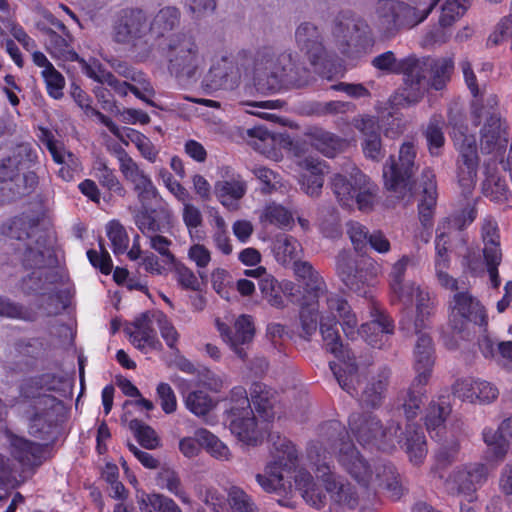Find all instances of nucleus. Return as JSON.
Returning a JSON list of instances; mask_svg holds the SVG:
<instances>
[{
	"instance_id": "1",
	"label": "nucleus",
	"mask_w": 512,
	"mask_h": 512,
	"mask_svg": "<svg viewBox=\"0 0 512 512\" xmlns=\"http://www.w3.org/2000/svg\"><path fill=\"white\" fill-rule=\"evenodd\" d=\"M320 436L322 443L335 453L342 470L360 487L373 493L383 488L394 500L402 496L403 487L396 467L383 460L371 464L356 448L341 422L324 423L320 427Z\"/></svg>"
},
{
	"instance_id": "2",
	"label": "nucleus",
	"mask_w": 512,
	"mask_h": 512,
	"mask_svg": "<svg viewBox=\"0 0 512 512\" xmlns=\"http://www.w3.org/2000/svg\"><path fill=\"white\" fill-rule=\"evenodd\" d=\"M417 150L412 142H404L398 157L390 156L383 167L385 187L398 198L410 200L418 192L422 197L418 205L419 219L425 229L433 225V214L437 201L435 174L430 168L423 169L420 179L413 177L418 169L415 162Z\"/></svg>"
},
{
	"instance_id": "3",
	"label": "nucleus",
	"mask_w": 512,
	"mask_h": 512,
	"mask_svg": "<svg viewBox=\"0 0 512 512\" xmlns=\"http://www.w3.org/2000/svg\"><path fill=\"white\" fill-rule=\"evenodd\" d=\"M349 427L362 446L391 452L399 444L414 464L422 463L427 455L425 435L418 425L407 423L402 431L397 419L391 418L384 425L377 415L365 412L351 414Z\"/></svg>"
},
{
	"instance_id": "4",
	"label": "nucleus",
	"mask_w": 512,
	"mask_h": 512,
	"mask_svg": "<svg viewBox=\"0 0 512 512\" xmlns=\"http://www.w3.org/2000/svg\"><path fill=\"white\" fill-rule=\"evenodd\" d=\"M253 68L259 80H266L270 91L299 89L309 84L310 71L291 52H278L272 46L258 48L253 57Z\"/></svg>"
},
{
	"instance_id": "5",
	"label": "nucleus",
	"mask_w": 512,
	"mask_h": 512,
	"mask_svg": "<svg viewBox=\"0 0 512 512\" xmlns=\"http://www.w3.org/2000/svg\"><path fill=\"white\" fill-rule=\"evenodd\" d=\"M400 69L405 76L404 97L409 104H415L423 98L430 88L443 89L454 69L450 57H407Z\"/></svg>"
},
{
	"instance_id": "6",
	"label": "nucleus",
	"mask_w": 512,
	"mask_h": 512,
	"mask_svg": "<svg viewBox=\"0 0 512 512\" xmlns=\"http://www.w3.org/2000/svg\"><path fill=\"white\" fill-rule=\"evenodd\" d=\"M111 37L137 62H146L154 57L156 45L149 34L148 12L142 8L121 9L113 21Z\"/></svg>"
},
{
	"instance_id": "7",
	"label": "nucleus",
	"mask_w": 512,
	"mask_h": 512,
	"mask_svg": "<svg viewBox=\"0 0 512 512\" xmlns=\"http://www.w3.org/2000/svg\"><path fill=\"white\" fill-rule=\"evenodd\" d=\"M167 70L180 83H195L205 63L203 48L189 32L172 34L164 47Z\"/></svg>"
},
{
	"instance_id": "8",
	"label": "nucleus",
	"mask_w": 512,
	"mask_h": 512,
	"mask_svg": "<svg viewBox=\"0 0 512 512\" xmlns=\"http://www.w3.org/2000/svg\"><path fill=\"white\" fill-rule=\"evenodd\" d=\"M328 314L322 312L319 322V329L325 348L330 353L334 354L342 364L338 365L330 362V368L339 384L351 396L358 395L356 384L359 383L358 366L355 362L354 353L347 347H344L340 341L338 330V312L336 310L330 311L327 307Z\"/></svg>"
},
{
	"instance_id": "9",
	"label": "nucleus",
	"mask_w": 512,
	"mask_h": 512,
	"mask_svg": "<svg viewBox=\"0 0 512 512\" xmlns=\"http://www.w3.org/2000/svg\"><path fill=\"white\" fill-rule=\"evenodd\" d=\"M330 35L334 47L349 58L369 53L375 44L373 30L367 20L349 11H342L333 18Z\"/></svg>"
},
{
	"instance_id": "10",
	"label": "nucleus",
	"mask_w": 512,
	"mask_h": 512,
	"mask_svg": "<svg viewBox=\"0 0 512 512\" xmlns=\"http://www.w3.org/2000/svg\"><path fill=\"white\" fill-rule=\"evenodd\" d=\"M391 300L402 305L400 329L406 333H417L430 327L435 312V301L429 292L412 282H403L399 287H390Z\"/></svg>"
},
{
	"instance_id": "11",
	"label": "nucleus",
	"mask_w": 512,
	"mask_h": 512,
	"mask_svg": "<svg viewBox=\"0 0 512 512\" xmlns=\"http://www.w3.org/2000/svg\"><path fill=\"white\" fill-rule=\"evenodd\" d=\"M439 0H431L425 7L411 6L399 0H378L374 6L373 19L379 33L392 38L404 29L422 23Z\"/></svg>"
},
{
	"instance_id": "12",
	"label": "nucleus",
	"mask_w": 512,
	"mask_h": 512,
	"mask_svg": "<svg viewBox=\"0 0 512 512\" xmlns=\"http://www.w3.org/2000/svg\"><path fill=\"white\" fill-rule=\"evenodd\" d=\"M7 236L23 242L21 261L27 269H42L52 263V252L47 243V235L39 227L37 220L29 216H19L11 220Z\"/></svg>"
},
{
	"instance_id": "13",
	"label": "nucleus",
	"mask_w": 512,
	"mask_h": 512,
	"mask_svg": "<svg viewBox=\"0 0 512 512\" xmlns=\"http://www.w3.org/2000/svg\"><path fill=\"white\" fill-rule=\"evenodd\" d=\"M326 305H328L330 311L336 310L338 312L342 319L343 331L351 339H354L355 335H360L370 346L380 349L388 341L389 336L393 334L394 325L391 319L383 313H378L373 320L362 324L361 328L356 330L357 318L345 299L337 294H331L326 298Z\"/></svg>"
},
{
	"instance_id": "14",
	"label": "nucleus",
	"mask_w": 512,
	"mask_h": 512,
	"mask_svg": "<svg viewBox=\"0 0 512 512\" xmlns=\"http://www.w3.org/2000/svg\"><path fill=\"white\" fill-rule=\"evenodd\" d=\"M331 189L340 205L361 211H370L376 201L378 186L360 169L353 167L349 175L335 174L331 178Z\"/></svg>"
},
{
	"instance_id": "15",
	"label": "nucleus",
	"mask_w": 512,
	"mask_h": 512,
	"mask_svg": "<svg viewBox=\"0 0 512 512\" xmlns=\"http://www.w3.org/2000/svg\"><path fill=\"white\" fill-rule=\"evenodd\" d=\"M488 325V315L480 301L467 290L453 294L449 301V326L462 338L469 336V324Z\"/></svg>"
},
{
	"instance_id": "16",
	"label": "nucleus",
	"mask_w": 512,
	"mask_h": 512,
	"mask_svg": "<svg viewBox=\"0 0 512 512\" xmlns=\"http://www.w3.org/2000/svg\"><path fill=\"white\" fill-rule=\"evenodd\" d=\"M308 458L315 466L318 478L325 484L332 504L354 509L358 505V495L355 488L349 483L337 479L332 473L325 456H321L320 447L313 444L308 448Z\"/></svg>"
},
{
	"instance_id": "17",
	"label": "nucleus",
	"mask_w": 512,
	"mask_h": 512,
	"mask_svg": "<svg viewBox=\"0 0 512 512\" xmlns=\"http://www.w3.org/2000/svg\"><path fill=\"white\" fill-rule=\"evenodd\" d=\"M336 270L346 287L359 294H366L365 285L377 275V265L373 259H354L346 250H341L336 256Z\"/></svg>"
},
{
	"instance_id": "18",
	"label": "nucleus",
	"mask_w": 512,
	"mask_h": 512,
	"mask_svg": "<svg viewBox=\"0 0 512 512\" xmlns=\"http://www.w3.org/2000/svg\"><path fill=\"white\" fill-rule=\"evenodd\" d=\"M42 409L32 408L29 411V434L35 438L48 440L53 435L58 417L63 411V403L56 397H44L39 402Z\"/></svg>"
},
{
	"instance_id": "19",
	"label": "nucleus",
	"mask_w": 512,
	"mask_h": 512,
	"mask_svg": "<svg viewBox=\"0 0 512 512\" xmlns=\"http://www.w3.org/2000/svg\"><path fill=\"white\" fill-rule=\"evenodd\" d=\"M489 471L485 464L471 463L455 468L446 480V489L452 495L472 494L488 479Z\"/></svg>"
},
{
	"instance_id": "20",
	"label": "nucleus",
	"mask_w": 512,
	"mask_h": 512,
	"mask_svg": "<svg viewBox=\"0 0 512 512\" xmlns=\"http://www.w3.org/2000/svg\"><path fill=\"white\" fill-rule=\"evenodd\" d=\"M45 446L23 437L11 439V455L21 467V482L31 478L43 464Z\"/></svg>"
},
{
	"instance_id": "21",
	"label": "nucleus",
	"mask_w": 512,
	"mask_h": 512,
	"mask_svg": "<svg viewBox=\"0 0 512 512\" xmlns=\"http://www.w3.org/2000/svg\"><path fill=\"white\" fill-rule=\"evenodd\" d=\"M295 42L299 50L305 54L313 66L322 65L328 57L321 31L312 22L304 21L297 26Z\"/></svg>"
},
{
	"instance_id": "22",
	"label": "nucleus",
	"mask_w": 512,
	"mask_h": 512,
	"mask_svg": "<svg viewBox=\"0 0 512 512\" xmlns=\"http://www.w3.org/2000/svg\"><path fill=\"white\" fill-rule=\"evenodd\" d=\"M217 328L223 340L229 344L238 358L245 360L247 358L245 345L252 342L255 334L251 317L241 315L235 321L233 327H229L225 323L217 321Z\"/></svg>"
},
{
	"instance_id": "23",
	"label": "nucleus",
	"mask_w": 512,
	"mask_h": 512,
	"mask_svg": "<svg viewBox=\"0 0 512 512\" xmlns=\"http://www.w3.org/2000/svg\"><path fill=\"white\" fill-rule=\"evenodd\" d=\"M241 73L238 65L227 58L214 64L203 80V87L208 91L233 90L240 81Z\"/></svg>"
},
{
	"instance_id": "24",
	"label": "nucleus",
	"mask_w": 512,
	"mask_h": 512,
	"mask_svg": "<svg viewBox=\"0 0 512 512\" xmlns=\"http://www.w3.org/2000/svg\"><path fill=\"white\" fill-rule=\"evenodd\" d=\"M231 433L241 442L255 446L260 441L261 435L257 428L256 418L253 410L246 414L243 411H227V418Z\"/></svg>"
},
{
	"instance_id": "25",
	"label": "nucleus",
	"mask_w": 512,
	"mask_h": 512,
	"mask_svg": "<svg viewBox=\"0 0 512 512\" xmlns=\"http://www.w3.org/2000/svg\"><path fill=\"white\" fill-rule=\"evenodd\" d=\"M425 329L415 333L418 335L414 348V369L416 383H428L434 366V347L432 338ZM412 335L413 333H409Z\"/></svg>"
},
{
	"instance_id": "26",
	"label": "nucleus",
	"mask_w": 512,
	"mask_h": 512,
	"mask_svg": "<svg viewBox=\"0 0 512 512\" xmlns=\"http://www.w3.org/2000/svg\"><path fill=\"white\" fill-rule=\"evenodd\" d=\"M390 375V370L383 368L368 381L359 396V403L362 407L377 409L382 405Z\"/></svg>"
},
{
	"instance_id": "27",
	"label": "nucleus",
	"mask_w": 512,
	"mask_h": 512,
	"mask_svg": "<svg viewBox=\"0 0 512 512\" xmlns=\"http://www.w3.org/2000/svg\"><path fill=\"white\" fill-rule=\"evenodd\" d=\"M426 384L427 383H416L415 377L411 385L407 389L401 390L394 400V410L403 411L408 422L417 417L420 412L424 395L423 387Z\"/></svg>"
},
{
	"instance_id": "28",
	"label": "nucleus",
	"mask_w": 512,
	"mask_h": 512,
	"mask_svg": "<svg viewBox=\"0 0 512 512\" xmlns=\"http://www.w3.org/2000/svg\"><path fill=\"white\" fill-rule=\"evenodd\" d=\"M293 270L295 275L303 281L304 295L309 296L311 299H319L328 295L326 292V285L318 272L314 270L312 265L306 261H295L293 263Z\"/></svg>"
},
{
	"instance_id": "29",
	"label": "nucleus",
	"mask_w": 512,
	"mask_h": 512,
	"mask_svg": "<svg viewBox=\"0 0 512 512\" xmlns=\"http://www.w3.org/2000/svg\"><path fill=\"white\" fill-rule=\"evenodd\" d=\"M247 191L246 182L240 177L230 180L218 181L214 186V192L220 203L230 210L238 208L237 202L243 198Z\"/></svg>"
},
{
	"instance_id": "30",
	"label": "nucleus",
	"mask_w": 512,
	"mask_h": 512,
	"mask_svg": "<svg viewBox=\"0 0 512 512\" xmlns=\"http://www.w3.org/2000/svg\"><path fill=\"white\" fill-rule=\"evenodd\" d=\"M181 12L175 6L161 8L151 19L148 16L149 34L153 38H162L167 33L176 29L180 24Z\"/></svg>"
},
{
	"instance_id": "31",
	"label": "nucleus",
	"mask_w": 512,
	"mask_h": 512,
	"mask_svg": "<svg viewBox=\"0 0 512 512\" xmlns=\"http://www.w3.org/2000/svg\"><path fill=\"white\" fill-rule=\"evenodd\" d=\"M51 380L52 377L49 374H46L30 378L24 381L21 385L20 395L29 403L30 409H42L43 405L39 404V402L42 401V398L53 397L47 393V391H51L53 389L51 386Z\"/></svg>"
},
{
	"instance_id": "32",
	"label": "nucleus",
	"mask_w": 512,
	"mask_h": 512,
	"mask_svg": "<svg viewBox=\"0 0 512 512\" xmlns=\"http://www.w3.org/2000/svg\"><path fill=\"white\" fill-rule=\"evenodd\" d=\"M133 326L136 330L128 332V334L130 336V341L135 348L143 351L146 346L153 349L161 347V343L157 338L154 328L152 327V322L148 313H142L137 317L133 322Z\"/></svg>"
},
{
	"instance_id": "33",
	"label": "nucleus",
	"mask_w": 512,
	"mask_h": 512,
	"mask_svg": "<svg viewBox=\"0 0 512 512\" xmlns=\"http://www.w3.org/2000/svg\"><path fill=\"white\" fill-rule=\"evenodd\" d=\"M268 442L271 444L270 451L274 458L272 463L283 466L284 469L292 470L298 457L293 443L276 433L269 435Z\"/></svg>"
},
{
	"instance_id": "34",
	"label": "nucleus",
	"mask_w": 512,
	"mask_h": 512,
	"mask_svg": "<svg viewBox=\"0 0 512 512\" xmlns=\"http://www.w3.org/2000/svg\"><path fill=\"white\" fill-rule=\"evenodd\" d=\"M311 145L327 157H334L347 146L345 139L326 131L322 128H314L309 134Z\"/></svg>"
},
{
	"instance_id": "35",
	"label": "nucleus",
	"mask_w": 512,
	"mask_h": 512,
	"mask_svg": "<svg viewBox=\"0 0 512 512\" xmlns=\"http://www.w3.org/2000/svg\"><path fill=\"white\" fill-rule=\"evenodd\" d=\"M482 439L486 444L485 459L490 463L499 464L503 462L510 448V441L491 427L482 431Z\"/></svg>"
},
{
	"instance_id": "36",
	"label": "nucleus",
	"mask_w": 512,
	"mask_h": 512,
	"mask_svg": "<svg viewBox=\"0 0 512 512\" xmlns=\"http://www.w3.org/2000/svg\"><path fill=\"white\" fill-rule=\"evenodd\" d=\"M70 94L78 106L84 109L87 114L96 116L114 136L125 142V144H128V142L124 140V135L121 129L109 117L91 107V98L77 84L72 83Z\"/></svg>"
},
{
	"instance_id": "37",
	"label": "nucleus",
	"mask_w": 512,
	"mask_h": 512,
	"mask_svg": "<svg viewBox=\"0 0 512 512\" xmlns=\"http://www.w3.org/2000/svg\"><path fill=\"white\" fill-rule=\"evenodd\" d=\"M481 236L484 245V259L490 258L491 262L502 259L498 224L492 217L487 216L484 218L481 227Z\"/></svg>"
},
{
	"instance_id": "38",
	"label": "nucleus",
	"mask_w": 512,
	"mask_h": 512,
	"mask_svg": "<svg viewBox=\"0 0 512 512\" xmlns=\"http://www.w3.org/2000/svg\"><path fill=\"white\" fill-rule=\"evenodd\" d=\"M45 33L47 35L46 47L52 57L64 61H78L79 56L71 46L73 40L71 34L68 38L63 33L59 35L50 28L45 29Z\"/></svg>"
},
{
	"instance_id": "39",
	"label": "nucleus",
	"mask_w": 512,
	"mask_h": 512,
	"mask_svg": "<svg viewBox=\"0 0 512 512\" xmlns=\"http://www.w3.org/2000/svg\"><path fill=\"white\" fill-rule=\"evenodd\" d=\"M299 319L301 325L300 336L309 340L317 331L320 322L318 299H311L309 296L303 295Z\"/></svg>"
},
{
	"instance_id": "40",
	"label": "nucleus",
	"mask_w": 512,
	"mask_h": 512,
	"mask_svg": "<svg viewBox=\"0 0 512 512\" xmlns=\"http://www.w3.org/2000/svg\"><path fill=\"white\" fill-rule=\"evenodd\" d=\"M134 222L145 237L164 232L165 225L162 218L158 217L156 210L150 205H143L135 212Z\"/></svg>"
},
{
	"instance_id": "41",
	"label": "nucleus",
	"mask_w": 512,
	"mask_h": 512,
	"mask_svg": "<svg viewBox=\"0 0 512 512\" xmlns=\"http://www.w3.org/2000/svg\"><path fill=\"white\" fill-rule=\"evenodd\" d=\"M450 412L451 404L448 397L442 395L437 400H432L428 406L425 417L427 430L430 433L436 431V435H439Z\"/></svg>"
},
{
	"instance_id": "42",
	"label": "nucleus",
	"mask_w": 512,
	"mask_h": 512,
	"mask_svg": "<svg viewBox=\"0 0 512 512\" xmlns=\"http://www.w3.org/2000/svg\"><path fill=\"white\" fill-rule=\"evenodd\" d=\"M506 130L501 118L496 113H491L481 129L482 149L491 152L499 141L505 137Z\"/></svg>"
},
{
	"instance_id": "43",
	"label": "nucleus",
	"mask_w": 512,
	"mask_h": 512,
	"mask_svg": "<svg viewBox=\"0 0 512 512\" xmlns=\"http://www.w3.org/2000/svg\"><path fill=\"white\" fill-rule=\"evenodd\" d=\"M317 224L326 238L334 239L342 234L339 212L334 206L327 205L319 208Z\"/></svg>"
},
{
	"instance_id": "44",
	"label": "nucleus",
	"mask_w": 512,
	"mask_h": 512,
	"mask_svg": "<svg viewBox=\"0 0 512 512\" xmlns=\"http://www.w3.org/2000/svg\"><path fill=\"white\" fill-rule=\"evenodd\" d=\"M26 156L32 161L33 151L27 146L18 147L17 151L10 157L0 160V182L15 181L20 171L22 157Z\"/></svg>"
},
{
	"instance_id": "45",
	"label": "nucleus",
	"mask_w": 512,
	"mask_h": 512,
	"mask_svg": "<svg viewBox=\"0 0 512 512\" xmlns=\"http://www.w3.org/2000/svg\"><path fill=\"white\" fill-rule=\"evenodd\" d=\"M225 491L231 512H260L253 497L243 488L231 485Z\"/></svg>"
},
{
	"instance_id": "46",
	"label": "nucleus",
	"mask_w": 512,
	"mask_h": 512,
	"mask_svg": "<svg viewBox=\"0 0 512 512\" xmlns=\"http://www.w3.org/2000/svg\"><path fill=\"white\" fill-rule=\"evenodd\" d=\"M444 126L445 122L443 118L441 116L434 115L430 118L424 130L427 146L432 156L440 155V149L445 144V137L443 133Z\"/></svg>"
},
{
	"instance_id": "47",
	"label": "nucleus",
	"mask_w": 512,
	"mask_h": 512,
	"mask_svg": "<svg viewBox=\"0 0 512 512\" xmlns=\"http://www.w3.org/2000/svg\"><path fill=\"white\" fill-rule=\"evenodd\" d=\"M115 155L119 161V169L124 178L135 185L144 180L149 175L142 170L139 165L128 155V153L121 147L117 146L114 149Z\"/></svg>"
},
{
	"instance_id": "48",
	"label": "nucleus",
	"mask_w": 512,
	"mask_h": 512,
	"mask_svg": "<svg viewBox=\"0 0 512 512\" xmlns=\"http://www.w3.org/2000/svg\"><path fill=\"white\" fill-rule=\"evenodd\" d=\"M199 444L204 447L209 454L220 460H229L231 453L229 448L214 434L207 429H197L195 431Z\"/></svg>"
},
{
	"instance_id": "49",
	"label": "nucleus",
	"mask_w": 512,
	"mask_h": 512,
	"mask_svg": "<svg viewBox=\"0 0 512 512\" xmlns=\"http://www.w3.org/2000/svg\"><path fill=\"white\" fill-rule=\"evenodd\" d=\"M251 402L256 411L266 420L273 416V394L261 383H254L251 388Z\"/></svg>"
},
{
	"instance_id": "50",
	"label": "nucleus",
	"mask_w": 512,
	"mask_h": 512,
	"mask_svg": "<svg viewBox=\"0 0 512 512\" xmlns=\"http://www.w3.org/2000/svg\"><path fill=\"white\" fill-rule=\"evenodd\" d=\"M472 0H446L441 7L439 24L442 27H451L459 20L471 5Z\"/></svg>"
},
{
	"instance_id": "51",
	"label": "nucleus",
	"mask_w": 512,
	"mask_h": 512,
	"mask_svg": "<svg viewBox=\"0 0 512 512\" xmlns=\"http://www.w3.org/2000/svg\"><path fill=\"white\" fill-rule=\"evenodd\" d=\"M261 219L282 229L291 228L294 223L292 213L277 203L268 204L263 210Z\"/></svg>"
},
{
	"instance_id": "52",
	"label": "nucleus",
	"mask_w": 512,
	"mask_h": 512,
	"mask_svg": "<svg viewBox=\"0 0 512 512\" xmlns=\"http://www.w3.org/2000/svg\"><path fill=\"white\" fill-rule=\"evenodd\" d=\"M290 471L291 470L284 469L283 466L269 463L266 467V475L257 474L256 481L264 491L271 493L284 486L283 472Z\"/></svg>"
},
{
	"instance_id": "53",
	"label": "nucleus",
	"mask_w": 512,
	"mask_h": 512,
	"mask_svg": "<svg viewBox=\"0 0 512 512\" xmlns=\"http://www.w3.org/2000/svg\"><path fill=\"white\" fill-rule=\"evenodd\" d=\"M295 483L299 490L303 492V496L312 502V505L316 508L324 506V498L320 494L316 493L315 483L312 475L305 471L299 470L295 475Z\"/></svg>"
},
{
	"instance_id": "54",
	"label": "nucleus",
	"mask_w": 512,
	"mask_h": 512,
	"mask_svg": "<svg viewBox=\"0 0 512 512\" xmlns=\"http://www.w3.org/2000/svg\"><path fill=\"white\" fill-rule=\"evenodd\" d=\"M185 404L198 417H207L215 407L213 399L204 391H193L186 397Z\"/></svg>"
},
{
	"instance_id": "55",
	"label": "nucleus",
	"mask_w": 512,
	"mask_h": 512,
	"mask_svg": "<svg viewBox=\"0 0 512 512\" xmlns=\"http://www.w3.org/2000/svg\"><path fill=\"white\" fill-rule=\"evenodd\" d=\"M94 170L95 177L103 187L120 197L125 196V188L115 175L114 171L111 170L104 162H98L94 167Z\"/></svg>"
},
{
	"instance_id": "56",
	"label": "nucleus",
	"mask_w": 512,
	"mask_h": 512,
	"mask_svg": "<svg viewBox=\"0 0 512 512\" xmlns=\"http://www.w3.org/2000/svg\"><path fill=\"white\" fill-rule=\"evenodd\" d=\"M129 428L134 432L140 445L146 449H155L159 447L160 440L155 430L146 425L141 420L133 419L129 423Z\"/></svg>"
},
{
	"instance_id": "57",
	"label": "nucleus",
	"mask_w": 512,
	"mask_h": 512,
	"mask_svg": "<svg viewBox=\"0 0 512 512\" xmlns=\"http://www.w3.org/2000/svg\"><path fill=\"white\" fill-rule=\"evenodd\" d=\"M158 481L162 487L178 497L183 503H190V498L184 491L181 480L174 470L163 468L158 474Z\"/></svg>"
},
{
	"instance_id": "58",
	"label": "nucleus",
	"mask_w": 512,
	"mask_h": 512,
	"mask_svg": "<svg viewBox=\"0 0 512 512\" xmlns=\"http://www.w3.org/2000/svg\"><path fill=\"white\" fill-rule=\"evenodd\" d=\"M457 181L462 195L468 199L475 188L478 164H464L457 162Z\"/></svg>"
},
{
	"instance_id": "59",
	"label": "nucleus",
	"mask_w": 512,
	"mask_h": 512,
	"mask_svg": "<svg viewBox=\"0 0 512 512\" xmlns=\"http://www.w3.org/2000/svg\"><path fill=\"white\" fill-rule=\"evenodd\" d=\"M300 243L292 236L281 234L277 236L274 241V252L278 259L282 263H286L288 260H292L297 256Z\"/></svg>"
},
{
	"instance_id": "60",
	"label": "nucleus",
	"mask_w": 512,
	"mask_h": 512,
	"mask_svg": "<svg viewBox=\"0 0 512 512\" xmlns=\"http://www.w3.org/2000/svg\"><path fill=\"white\" fill-rule=\"evenodd\" d=\"M259 289L263 298L273 307L282 308L284 306L281 287L277 280L270 274L264 276L259 281Z\"/></svg>"
},
{
	"instance_id": "61",
	"label": "nucleus",
	"mask_w": 512,
	"mask_h": 512,
	"mask_svg": "<svg viewBox=\"0 0 512 512\" xmlns=\"http://www.w3.org/2000/svg\"><path fill=\"white\" fill-rule=\"evenodd\" d=\"M107 236L112 244L114 254H123L129 245V236L118 221H111L107 225Z\"/></svg>"
},
{
	"instance_id": "62",
	"label": "nucleus",
	"mask_w": 512,
	"mask_h": 512,
	"mask_svg": "<svg viewBox=\"0 0 512 512\" xmlns=\"http://www.w3.org/2000/svg\"><path fill=\"white\" fill-rule=\"evenodd\" d=\"M354 109L355 105L352 102L328 101L313 103L311 111L318 116H326L353 112Z\"/></svg>"
},
{
	"instance_id": "63",
	"label": "nucleus",
	"mask_w": 512,
	"mask_h": 512,
	"mask_svg": "<svg viewBox=\"0 0 512 512\" xmlns=\"http://www.w3.org/2000/svg\"><path fill=\"white\" fill-rule=\"evenodd\" d=\"M41 74L45 80L48 94L54 99L62 98L65 86L63 75L53 65H50L47 70H43Z\"/></svg>"
},
{
	"instance_id": "64",
	"label": "nucleus",
	"mask_w": 512,
	"mask_h": 512,
	"mask_svg": "<svg viewBox=\"0 0 512 512\" xmlns=\"http://www.w3.org/2000/svg\"><path fill=\"white\" fill-rule=\"evenodd\" d=\"M0 317L32 321V313L23 305L0 296Z\"/></svg>"
}]
</instances>
